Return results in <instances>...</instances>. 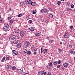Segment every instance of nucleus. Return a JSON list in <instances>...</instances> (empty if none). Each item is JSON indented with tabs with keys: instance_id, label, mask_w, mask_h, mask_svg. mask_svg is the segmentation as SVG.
I'll return each instance as SVG.
<instances>
[{
	"instance_id": "aec40b11",
	"label": "nucleus",
	"mask_w": 75,
	"mask_h": 75,
	"mask_svg": "<svg viewBox=\"0 0 75 75\" xmlns=\"http://www.w3.org/2000/svg\"><path fill=\"white\" fill-rule=\"evenodd\" d=\"M13 44H17L18 43V41L14 40L13 41Z\"/></svg>"
},
{
	"instance_id": "052dcab7",
	"label": "nucleus",
	"mask_w": 75,
	"mask_h": 75,
	"mask_svg": "<svg viewBox=\"0 0 75 75\" xmlns=\"http://www.w3.org/2000/svg\"><path fill=\"white\" fill-rule=\"evenodd\" d=\"M64 69H65V68H62V69L64 70Z\"/></svg>"
},
{
	"instance_id": "473e14b6",
	"label": "nucleus",
	"mask_w": 75,
	"mask_h": 75,
	"mask_svg": "<svg viewBox=\"0 0 75 75\" xmlns=\"http://www.w3.org/2000/svg\"><path fill=\"white\" fill-rule=\"evenodd\" d=\"M34 46H32L31 47V50H34Z\"/></svg>"
},
{
	"instance_id": "b1692460",
	"label": "nucleus",
	"mask_w": 75,
	"mask_h": 75,
	"mask_svg": "<svg viewBox=\"0 0 75 75\" xmlns=\"http://www.w3.org/2000/svg\"><path fill=\"white\" fill-rule=\"evenodd\" d=\"M61 2L60 1H59L57 2V4L58 6H59L61 4Z\"/></svg>"
},
{
	"instance_id": "680f3d73",
	"label": "nucleus",
	"mask_w": 75,
	"mask_h": 75,
	"mask_svg": "<svg viewBox=\"0 0 75 75\" xmlns=\"http://www.w3.org/2000/svg\"><path fill=\"white\" fill-rule=\"evenodd\" d=\"M9 11H11V8L9 9Z\"/></svg>"
},
{
	"instance_id": "bf43d9fd",
	"label": "nucleus",
	"mask_w": 75,
	"mask_h": 75,
	"mask_svg": "<svg viewBox=\"0 0 75 75\" xmlns=\"http://www.w3.org/2000/svg\"><path fill=\"white\" fill-rule=\"evenodd\" d=\"M61 1H64V0H60Z\"/></svg>"
},
{
	"instance_id": "58836bf2",
	"label": "nucleus",
	"mask_w": 75,
	"mask_h": 75,
	"mask_svg": "<svg viewBox=\"0 0 75 75\" xmlns=\"http://www.w3.org/2000/svg\"><path fill=\"white\" fill-rule=\"evenodd\" d=\"M6 59L7 61H9V57H6Z\"/></svg>"
},
{
	"instance_id": "72a5a7b5",
	"label": "nucleus",
	"mask_w": 75,
	"mask_h": 75,
	"mask_svg": "<svg viewBox=\"0 0 75 75\" xmlns=\"http://www.w3.org/2000/svg\"><path fill=\"white\" fill-rule=\"evenodd\" d=\"M21 16H22V15L21 14V13L18 15V17H21Z\"/></svg>"
},
{
	"instance_id": "423d86ee",
	"label": "nucleus",
	"mask_w": 75,
	"mask_h": 75,
	"mask_svg": "<svg viewBox=\"0 0 75 75\" xmlns=\"http://www.w3.org/2000/svg\"><path fill=\"white\" fill-rule=\"evenodd\" d=\"M12 52L15 55H17V54H18V52H17V51L15 50H12Z\"/></svg>"
},
{
	"instance_id": "4d7b16f0",
	"label": "nucleus",
	"mask_w": 75,
	"mask_h": 75,
	"mask_svg": "<svg viewBox=\"0 0 75 75\" xmlns=\"http://www.w3.org/2000/svg\"><path fill=\"white\" fill-rule=\"evenodd\" d=\"M1 18V15H0V20Z\"/></svg>"
},
{
	"instance_id": "4be33fe9",
	"label": "nucleus",
	"mask_w": 75,
	"mask_h": 75,
	"mask_svg": "<svg viewBox=\"0 0 75 75\" xmlns=\"http://www.w3.org/2000/svg\"><path fill=\"white\" fill-rule=\"evenodd\" d=\"M49 65L50 67H51L52 66V65H53V64H52V63L51 62L50 63H49Z\"/></svg>"
},
{
	"instance_id": "2f4dec72",
	"label": "nucleus",
	"mask_w": 75,
	"mask_h": 75,
	"mask_svg": "<svg viewBox=\"0 0 75 75\" xmlns=\"http://www.w3.org/2000/svg\"><path fill=\"white\" fill-rule=\"evenodd\" d=\"M24 52L26 54V53L27 52V50L26 49L24 51Z\"/></svg>"
},
{
	"instance_id": "f704fd0d",
	"label": "nucleus",
	"mask_w": 75,
	"mask_h": 75,
	"mask_svg": "<svg viewBox=\"0 0 75 75\" xmlns=\"http://www.w3.org/2000/svg\"><path fill=\"white\" fill-rule=\"evenodd\" d=\"M40 12L41 13H43L44 12V10L43 9H42L40 10Z\"/></svg>"
},
{
	"instance_id": "cd10ccee",
	"label": "nucleus",
	"mask_w": 75,
	"mask_h": 75,
	"mask_svg": "<svg viewBox=\"0 0 75 75\" xmlns=\"http://www.w3.org/2000/svg\"><path fill=\"white\" fill-rule=\"evenodd\" d=\"M8 20H10V19H11L12 18V17L11 15H9V17H8Z\"/></svg>"
},
{
	"instance_id": "c03bdc74",
	"label": "nucleus",
	"mask_w": 75,
	"mask_h": 75,
	"mask_svg": "<svg viewBox=\"0 0 75 75\" xmlns=\"http://www.w3.org/2000/svg\"><path fill=\"white\" fill-rule=\"evenodd\" d=\"M3 19H1L0 21V23H2V22L3 21Z\"/></svg>"
},
{
	"instance_id": "49530a36",
	"label": "nucleus",
	"mask_w": 75,
	"mask_h": 75,
	"mask_svg": "<svg viewBox=\"0 0 75 75\" xmlns=\"http://www.w3.org/2000/svg\"><path fill=\"white\" fill-rule=\"evenodd\" d=\"M41 52L42 53V47H41Z\"/></svg>"
},
{
	"instance_id": "603ef678",
	"label": "nucleus",
	"mask_w": 75,
	"mask_h": 75,
	"mask_svg": "<svg viewBox=\"0 0 75 75\" xmlns=\"http://www.w3.org/2000/svg\"><path fill=\"white\" fill-rule=\"evenodd\" d=\"M72 46L71 45H69V47L70 48H72Z\"/></svg>"
},
{
	"instance_id": "c85d7f7f",
	"label": "nucleus",
	"mask_w": 75,
	"mask_h": 75,
	"mask_svg": "<svg viewBox=\"0 0 75 75\" xmlns=\"http://www.w3.org/2000/svg\"><path fill=\"white\" fill-rule=\"evenodd\" d=\"M36 12H37V11H36V10H34L33 11V14H35L36 13Z\"/></svg>"
},
{
	"instance_id": "09e8293b",
	"label": "nucleus",
	"mask_w": 75,
	"mask_h": 75,
	"mask_svg": "<svg viewBox=\"0 0 75 75\" xmlns=\"http://www.w3.org/2000/svg\"><path fill=\"white\" fill-rule=\"evenodd\" d=\"M47 75H51V73L48 72L47 74Z\"/></svg>"
},
{
	"instance_id": "3c124183",
	"label": "nucleus",
	"mask_w": 75,
	"mask_h": 75,
	"mask_svg": "<svg viewBox=\"0 0 75 75\" xmlns=\"http://www.w3.org/2000/svg\"><path fill=\"white\" fill-rule=\"evenodd\" d=\"M61 67V65H59L57 66V68H60Z\"/></svg>"
},
{
	"instance_id": "0e129e2a",
	"label": "nucleus",
	"mask_w": 75,
	"mask_h": 75,
	"mask_svg": "<svg viewBox=\"0 0 75 75\" xmlns=\"http://www.w3.org/2000/svg\"><path fill=\"white\" fill-rule=\"evenodd\" d=\"M74 54H75V51L74 52Z\"/></svg>"
},
{
	"instance_id": "e433bc0d",
	"label": "nucleus",
	"mask_w": 75,
	"mask_h": 75,
	"mask_svg": "<svg viewBox=\"0 0 75 75\" xmlns=\"http://www.w3.org/2000/svg\"><path fill=\"white\" fill-rule=\"evenodd\" d=\"M50 17H51V18H52L53 17V15H52V14H50Z\"/></svg>"
},
{
	"instance_id": "6e6d98bb",
	"label": "nucleus",
	"mask_w": 75,
	"mask_h": 75,
	"mask_svg": "<svg viewBox=\"0 0 75 75\" xmlns=\"http://www.w3.org/2000/svg\"><path fill=\"white\" fill-rule=\"evenodd\" d=\"M60 44H61V45H62V42H60Z\"/></svg>"
},
{
	"instance_id": "f8f14e48",
	"label": "nucleus",
	"mask_w": 75,
	"mask_h": 75,
	"mask_svg": "<svg viewBox=\"0 0 75 75\" xmlns=\"http://www.w3.org/2000/svg\"><path fill=\"white\" fill-rule=\"evenodd\" d=\"M47 50H48L47 49H44L43 50L42 52H43L44 54H45L46 52H47Z\"/></svg>"
},
{
	"instance_id": "0eeeda50",
	"label": "nucleus",
	"mask_w": 75,
	"mask_h": 75,
	"mask_svg": "<svg viewBox=\"0 0 75 75\" xmlns=\"http://www.w3.org/2000/svg\"><path fill=\"white\" fill-rule=\"evenodd\" d=\"M23 35H24V31H22L21 32L20 36L21 37H23Z\"/></svg>"
},
{
	"instance_id": "c756f323",
	"label": "nucleus",
	"mask_w": 75,
	"mask_h": 75,
	"mask_svg": "<svg viewBox=\"0 0 75 75\" xmlns=\"http://www.w3.org/2000/svg\"><path fill=\"white\" fill-rule=\"evenodd\" d=\"M44 12L45 13H48V10L47 9H44Z\"/></svg>"
},
{
	"instance_id": "6e6552de",
	"label": "nucleus",
	"mask_w": 75,
	"mask_h": 75,
	"mask_svg": "<svg viewBox=\"0 0 75 75\" xmlns=\"http://www.w3.org/2000/svg\"><path fill=\"white\" fill-rule=\"evenodd\" d=\"M17 71L19 74H21V72H23V70L20 69H18L17 70Z\"/></svg>"
},
{
	"instance_id": "39448f33",
	"label": "nucleus",
	"mask_w": 75,
	"mask_h": 75,
	"mask_svg": "<svg viewBox=\"0 0 75 75\" xmlns=\"http://www.w3.org/2000/svg\"><path fill=\"white\" fill-rule=\"evenodd\" d=\"M68 65H69V63H68L65 62L63 64V66L65 68H67V67H68Z\"/></svg>"
},
{
	"instance_id": "f257e3e1",
	"label": "nucleus",
	"mask_w": 75,
	"mask_h": 75,
	"mask_svg": "<svg viewBox=\"0 0 75 75\" xmlns=\"http://www.w3.org/2000/svg\"><path fill=\"white\" fill-rule=\"evenodd\" d=\"M9 40L11 42L13 43L14 41L16 40L15 36L14 35L11 36L9 38Z\"/></svg>"
},
{
	"instance_id": "de8ad7c7",
	"label": "nucleus",
	"mask_w": 75,
	"mask_h": 75,
	"mask_svg": "<svg viewBox=\"0 0 75 75\" xmlns=\"http://www.w3.org/2000/svg\"><path fill=\"white\" fill-rule=\"evenodd\" d=\"M24 75H30V74L28 73H26Z\"/></svg>"
},
{
	"instance_id": "4468645a",
	"label": "nucleus",
	"mask_w": 75,
	"mask_h": 75,
	"mask_svg": "<svg viewBox=\"0 0 75 75\" xmlns=\"http://www.w3.org/2000/svg\"><path fill=\"white\" fill-rule=\"evenodd\" d=\"M35 35L36 37H39L40 35V33H37L35 34Z\"/></svg>"
},
{
	"instance_id": "20e7f679",
	"label": "nucleus",
	"mask_w": 75,
	"mask_h": 75,
	"mask_svg": "<svg viewBox=\"0 0 75 75\" xmlns=\"http://www.w3.org/2000/svg\"><path fill=\"white\" fill-rule=\"evenodd\" d=\"M64 37L65 38H69V34L66 33L64 35Z\"/></svg>"
},
{
	"instance_id": "864d4df0",
	"label": "nucleus",
	"mask_w": 75,
	"mask_h": 75,
	"mask_svg": "<svg viewBox=\"0 0 75 75\" xmlns=\"http://www.w3.org/2000/svg\"><path fill=\"white\" fill-rule=\"evenodd\" d=\"M67 10L68 11H69V10H70V9H69V8H67Z\"/></svg>"
},
{
	"instance_id": "9d476101",
	"label": "nucleus",
	"mask_w": 75,
	"mask_h": 75,
	"mask_svg": "<svg viewBox=\"0 0 75 75\" xmlns=\"http://www.w3.org/2000/svg\"><path fill=\"white\" fill-rule=\"evenodd\" d=\"M6 68H7V69H11V65H8L6 66Z\"/></svg>"
},
{
	"instance_id": "c9c22d12",
	"label": "nucleus",
	"mask_w": 75,
	"mask_h": 75,
	"mask_svg": "<svg viewBox=\"0 0 75 75\" xmlns=\"http://www.w3.org/2000/svg\"><path fill=\"white\" fill-rule=\"evenodd\" d=\"M9 23H11V24H12V23H13V21L12 20H11L9 21Z\"/></svg>"
},
{
	"instance_id": "a19ab883",
	"label": "nucleus",
	"mask_w": 75,
	"mask_h": 75,
	"mask_svg": "<svg viewBox=\"0 0 75 75\" xmlns=\"http://www.w3.org/2000/svg\"><path fill=\"white\" fill-rule=\"evenodd\" d=\"M53 41H54L53 40H51L50 41V43H52Z\"/></svg>"
},
{
	"instance_id": "393cba45",
	"label": "nucleus",
	"mask_w": 75,
	"mask_h": 75,
	"mask_svg": "<svg viewBox=\"0 0 75 75\" xmlns=\"http://www.w3.org/2000/svg\"><path fill=\"white\" fill-rule=\"evenodd\" d=\"M69 53L71 54H74V51L72 50H71L69 52Z\"/></svg>"
},
{
	"instance_id": "f3484780",
	"label": "nucleus",
	"mask_w": 75,
	"mask_h": 75,
	"mask_svg": "<svg viewBox=\"0 0 75 75\" xmlns=\"http://www.w3.org/2000/svg\"><path fill=\"white\" fill-rule=\"evenodd\" d=\"M28 3L29 4H31L32 3L31 1V0H28L27 1Z\"/></svg>"
},
{
	"instance_id": "6ab92c4d",
	"label": "nucleus",
	"mask_w": 75,
	"mask_h": 75,
	"mask_svg": "<svg viewBox=\"0 0 75 75\" xmlns=\"http://www.w3.org/2000/svg\"><path fill=\"white\" fill-rule=\"evenodd\" d=\"M5 26L9 29V27H10V25L8 24H6V25H5Z\"/></svg>"
},
{
	"instance_id": "dca6fc26",
	"label": "nucleus",
	"mask_w": 75,
	"mask_h": 75,
	"mask_svg": "<svg viewBox=\"0 0 75 75\" xmlns=\"http://www.w3.org/2000/svg\"><path fill=\"white\" fill-rule=\"evenodd\" d=\"M29 29L31 31H34V27L30 28Z\"/></svg>"
},
{
	"instance_id": "5fc2aeb1",
	"label": "nucleus",
	"mask_w": 75,
	"mask_h": 75,
	"mask_svg": "<svg viewBox=\"0 0 75 75\" xmlns=\"http://www.w3.org/2000/svg\"><path fill=\"white\" fill-rule=\"evenodd\" d=\"M73 28V26H70V28L72 29V28Z\"/></svg>"
},
{
	"instance_id": "a878e982",
	"label": "nucleus",
	"mask_w": 75,
	"mask_h": 75,
	"mask_svg": "<svg viewBox=\"0 0 75 75\" xmlns=\"http://www.w3.org/2000/svg\"><path fill=\"white\" fill-rule=\"evenodd\" d=\"M31 54V51H28L27 52V54L28 55H30V54Z\"/></svg>"
},
{
	"instance_id": "1a4fd4ad",
	"label": "nucleus",
	"mask_w": 75,
	"mask_h": 75,
	"mask_svg": "<svg viewBox=\"0 0 75 75\" xmlns=\"http://www.w3.org/2000/svg\"><path fill=\"white\" fill-rule=\"evenodd\" d=\"M17 47L18 48H20L21 47V43H18V44H17Z\"/></svg>"
},
{
	"instance_id": "9b49d317",
	"label": "nucleus",
	"mask_w": 75,
	"mask_h": 75,
	"mask_svg": "<svg viewBox=\"0 0 75 75\" xmlns=\"http://www.w3.org/2000/svg\"><path fill=\"white\" fill-rule=\"evenodd\" d=\"M36 4V3L34 2H33L31 3V5L32 6H35Z\"/></svg>"
},
{
	"instance_id": "5701e85b",
	"label": "nucleus",
	"mask_w": 75,
	"mask_h": 75,
	"mask_svg": "<svg viewBox=\"0 0 75 75\" xmlns=\"http://www.w3.org/2000/svg\"><path fill=\"white\" fill-rule=\"evenodd\" d=\"M5 60V57H4L3 58H2V60H1V62H3Z\"/></svg>"
},
{
	"instance_id": "f03ea898",
	"label": "nucleus",
	"mask_w": 75,
	"mask_h": 75,
	"mask_svg": "<svg viewBox=\"0 0 75 75\" xmlns=\"http://www.w3.org/2000/svg\"><path fill=\"white\" fill-rule=\"evenodd\" d=\"M29 45L30 42L28 41H25L24 43V47L25 48H27Z\"/></svg>"
},
{
	"instance_id": "8fccbe9b",
	"label": "nucleus",
	"mask_w": 75,
	"mask_h": 75,
	"mask_svg": "<svg viewBox=\"0 0 75 75\" xmlns=\"http://www.w3.org/2000/svg\"><path fill=\"white\" fill-rule=\"evenodd\" d=\"M58 64H61V61L59 60L58 62Z\"/></svg>"
},
{
	"instance_id": "2eb2a0df",
	"label": "nucleus",
	"mask_w": 75,
	"mask_h": 75,
	"mask_svg": "<svg viewBox=\"0 0 75 75\" xmlns=\"http://www.w3.org/2000/svg\"><path fill=\"white\" fill-rule=\"evenodd\" d=\"M15 33H19V30L17 29H16L15 30Z\"/></svg>"
},
{
	"instance_id": "ddd939ff",
	"label": "nucleus",
	"mask_w": 75,
	"mask_h": 75,
	"mask_svg": "<svg viewBox=\"0 0 75 75\" xmlns=\"http://www.w3.org/2000/svg\"><path fill=\"white\" fill-rule=\"evenodd\" d=\"M8 28L5 26L4 27V31H7V30H8Z\"/></svg>"
},
{
	"instance_id": "79ce46f5",
	"label": "nucleus",
	"mask_w": 75,
	"mask_h": 75,
	"mask_svg": "<svg viewBox=\"0 0 75 75\" xmlns=\"http://www.w3.org/2000/svg\"><path fill=\"white\" fill-rule=\"evenodd\" d=\"M33 54L34 55H36V54H37V52L35 51L34 52H33Z\"/></svg>"
},
{
	"instance_id": "e2e57ef3",
	"label": "nucleus",
	"mask_w": 75,
	"mask_h": 75,
	"mask_svg": "<svg viewBox=\"0 0 75 75\" xmlns=\"http://www.w3.org/2000/svg\"><path fill=\"white\" fill-rule=\"evenodd\" d=\"M73 50H75V49H73Z\"/></svg>"
},
{
	"instance_id": "7c9ffc66",
	"label": "nucleus",
	"mask_w": 75,
	"mask_h": 75,
	"mask_svg": "<svg viewBox=\"0 0 75 75\" xmlns=\"http://www.w3.org/2000/svg\"><path fill=\"white\" fill-rule=\"evenodd\" d=\"M46 67H47V68H48V69H51V67H50V66L49 65H47L46 66Z\"/></svg>"
},
{
	"instance_id": "13d9d810",
	"label": "nucleus",
	"mask_w": 75,
	"mask_h": 75,
	"mask_svg": "<svg viewBox=\"0 0 75 75\" xmlns=\"http://www.w3.org/2000/svg\"><path fill=\"white\" fill-rule=\"evenodd\" d=\"M74 61H75V57L74 58Z\"/></svg>"
},
{
	"instance_id": "bb28decb",
	"label": "nucleus",
	"mask_w": 75,
	"mask_h": 75,
	"mask_svg": "<svg viewBox=\"0 0 75 75\" xmlns=\"http://www.w3.org/2000/svg\"><path fill=\"white\" fill-rule=\"evenodd\" d=\"M16 68V67L15 66H13L12 67V69L13 70H15Z\"/></svg>"
},
{
	"instance_id": "4c0bfd02",
	"label": "nucleus",
	"mask_w": 75,
	"mask_h": 75,
	"mask_svg": "<svg viewBox=\"0 0 75 75\" xmlns=\"http://www.w3.org/2000/svg\"><path fill=\"white\" fill-rule=\"evenodd\" d=\"M28 23H30V24H31V23H32V21L31 20H30L29 22Z\"/></svg>"
},
{
	"instance_id": "a18cd8bd",
	"label": "nucleus",
	"mask_w": 75,
	"mask_h": 75,
	"mask_svg": "<svg viewBox=\"0 0 75 75\" xmlns=\"http://www.w3.org/2000/svg\"><path fill=\"white\" fill-rule=\"evenodd\" d=\"M34 50L35 51H37V48H35L34 49Z\"/></svg>"
},
{
	"instance_id": "7ed1b4c3",
	"label": "nucleus",
	"mask_w": 75,
	"mask_h": 75,
	"mask_svg": "<svg viewBox=\"0 0 75 75\" xmlns=\"http://www.w3.org/2000/svg\"><path fill=\"white\" fill-rule=\"evenodd\" d=\"M39 75H42L44 74V75H47V72H45L44 71H39L38 72Z\"/></svg>"
},
{
	"instance_id": "412c9836",
	"label": "nucleus",
	"mask_w": 75,
	"mask_h": 75,
	"mask_svg": "<svg viewBox=\"0 0 75 75\" xmlns=\"http://www.w3.org/2000/svg\"><path fill=\"white\" fill-rule=\"evenodd\" d=\"M53 64L54 65H56L58 63V61H55L53 63Z\"/></svg>"
},
{
	"instance_id": "37998d69",
	"label": "nucleus",
	"mask_w": 75,
	"mask_h": 75,
	"mask_svg": "<svg viewBox=\"0 0 75 75\" xmlns=\"http://www.w3.org/2000/svg\"><path fill=\"white\" fill-rule=\"evenodd\" d=\"M71 8H74V5H71Z\"/></svg>"
},
{
	"instance_id": "ea45409f",
	"label": "nucleus",
	"mask_w": 75,
	"mask_h": 75,
	"mask_svg": "<svg viewBox=\"0 0 75 75\" xmlns=\"http://www.w3.org/2000/svg\"><path fill=\"white\" fill-rule=\"evenodd\" d=\"M58 50L59 51H60V52H61V51H62V50L59 48L58 49Z\"/></svg>"
},
{
	"instance_id": "a211bd4d",
	"label": "nucleus",
	"mask_w": 75,
	"mask_h": 75,
	"mask_svg": "<svg viewBox=\"0 0 75 75\" xmlns=\"http://www.w3.org/2000/svg\"><path fill=\"white\" fill-rule=\"evenodd\" d=\"M15 40L17 39V40H19L20 38V36H15Z\"/></svg>"
}]
</instances>
